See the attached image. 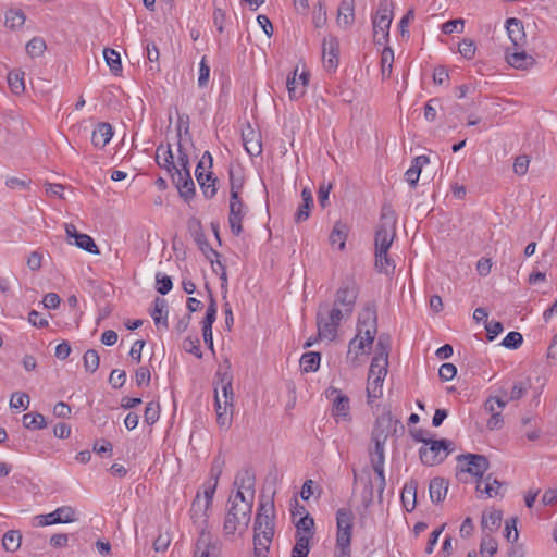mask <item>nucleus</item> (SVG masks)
Here are the masks:
<instances>
[{"label": "nucleus", "mask_w": 557, "mask_h": 557, "mask_svg": "<svg viewBox=\"0 0 557 557\" xmlns=\"http://www.w3.org/2000/svg\"><path fill=\"white\" fill-rule=\"evenodd\" d=\"M195 157V147L187 131L178 133L176 143L160 145L156 151L157 163L171 175L180 195L186 200L195 193L188 166L189 160Z\"/></svg>", "instance_id": "f257e3e1"}, {"label": "nucleus", "mask_w": 557, "mask_h": 557, "mask_svg": "<svg viewBox=\"0 0 557 557\" xmlns=\"http://www.w3.org/2000/svg\"><path fill=\"white\" fill-rule=\"evenodd\" d=\"M255 493V476L248 471L238 473L228 498L223 523V533L226 539L236 540L246 533L251 519Z\"/></svg>", "instance_id": "f03ea898"}, {"label": "nucleus", "mask_w": 557, "mask_h": 557, "mask_svg": "<svg viewBox=\"0 0 557 557\" xmlns=\"http://www.w3.org/2000/svg\"><path fill=\"white\" fill-rule=\"evenodd\" d=\"M223 470V462L215 460L210 470L209 478L197 491L189 508V519L193 525L203 531L208 524L213 506V498Z\"/></svg>", "instance_id": "7ed1b4c3"}, {"label": "nucleus", "mask_w": 557, "mask_h": 557, "mask_svg": "<svg viewBox=\"0 0 557 557\" xmlns=\"http://www.w3.org/2000/svg\"><path fill=\"white\" fill-rule=\"evenodd\" d=\"M397 423L389 411H383L377 416L371 433V456L372 466L380 479L381 492L385 486L384 462L386 444L389 437L396 432Z\"/></svg>", "instance_id": "20e7f679"}, {"label": "nucleus", "mask_w": 557, "mask_h": 557, "mask_svg": "<svg viewBox=\"0 0 557 557\" xmlns=\"http://www.w3.org/2000/svg\"><path fill=\"white\" fill-rule=\"evenodd\" d=\"M375 336V321L370 313H367L366 320H359L357 334L348 344L346 362L350 367L358 368L363 364L367 357L373 349Z\"/></svg>", "instance_id": "39448f33"}, {"label": "nucleus", "mask_w": 557, "mask_h": 557, "mask_svg": "<svg viewBox=\"0 0 557 557\" xmlns=\"http://www.w3.org/2000/svg\"><path fill=\"white\" fill-rule=\"evenodd\" d=\"M274 504L271 500L260 503L253 525L255 554L267 557L274 536Z\"/></svg>", "instance_id": "423d86ee"}, {"label": "nucleus", "mask_w": 557, "mask_h": 557, "mask_svg": "<svg viewBox=\"0 0 557 557\" xmlns=\"http://www.w3.org/2000/svg\"><path fill=\"white\" fill-rule=\"evenodd\" d=\"M375 355L372 358L367 376L366 393L367 403L372 405L383 396L384 381L387 375L388 356L382 343L376 345Z\"/></svg>", "instance_id": "0eeeda50"}, {"label": "nucleus", "mask_w": 557, "mask_h": 557, "mask_svg": "<svg viewBox=\"0 0 557 557\" xmlns=\"http://www.w3.org/2000/svg\"><path fill=\"white\" fill-rule=\"evenodd\" d=\"M218 383L214 389V408L216 422L221 428H228L234 411V393L232 389V376L226 370L218 372Z\"/></svg>", "instance_id": "6e6552de"}, {"label": "nucleus", "mask_w": 557, "mask_h": 557, "mask_svg": "<svg viewBox=\"0 0 557 557\" xmlns=\"http://www.w3.org/2000/svg\"><path fill=\"white\" fill-rule=\"evenodd\" d=\"M414 437L422 444L419 448V457L424 466H437L453 451V443L449 440L423 438L417 435Z\"/></svg>", "instance_id": "1a4fd4ad"}, {"label": "nucleus", "mask_w": 557, "mask_h": 557, "mask_svg": "<svg viewBox=\"0 0 557 557\" xmlns=\"http://www.w3.org/2000/svg\"><path fill=\"white\" fill-rule=\"evenodd\" d=\"M330 404V413L337 424H346L352 421L350 397L341 388L333 385L324 392Z\"/></svg>", "instance_id": "9d476101"}, {"label": "nucleus", "mask_w": 557, "mask_h": 557, "mask_svg": "<svg viewBox=\"0 0 557 557\" xmlns=\"http://www.w3.org/2000/svg\"><path fill=\"white\" fill-rule=\"evenodd\" d=\"M490 462L486 457L475 454H467L457 458V476L462 482L481 480L488 470Z\"/></svg>", "instance_id": "9b49d317"}, {"label": "nucleus", "mask_w": 557, "mask_h": 557, "mask_svg": "<svg viewBox=\"0 0 557 557\" xmlns=\"http://www.w3.org/2000/svg\"><path fill=\"white\" fill-rule=\"evenodd\" d=\"M309 70L304 63H298L286 77V88L292 100L301 98L308 88Z\"/></svg>", "instance_id": "f8f14e48"}, {"label": "nucleus", "mask_w": 557, "mask_h": 557, "mask_svg": "<svg viewBox=\"0 0 557 557\" xmlns=\"http://www.w3.org/2000/svg\"><path fill=\"white\" fill-rule=\"evenodd\" d=\"M393 21V12L387 3L377 8L373 17V36L377 44H383L389 36V27Z\"/></svg>", "instance_id": "ddd939ff"}, {"label": "nucleus", "mask_w": 557, "mask_h": 557, "mask_svg": "<svg viewBox=\"0 0 557 557\" xmlns=\"http://www.w3.org/2000/svg\"><path fill=\"white\" fill-rule=\"evenodd\" d=\"M350 231L351 226L348 222L344 220L335 221L327 236L330 248L335 252H345Z\"/></svg>", "instance_id": "4468645a"}, {"label": "nucleus", "mask_w": 557, "mask_h": 557, "mask_svg": "<svg viewBox=\"0 0 557 557\" xmlns=\"http://www.w3.org/2000/svg\"><path fill=\"white\" fill-rule=\"evenodd\" d=\"M212 163L211 156L206 152L201 159L199 160L195 174L198 184L200 185L206 197H213L215 195V186L214 180L211 177V172L209 171Z\"/></svg>", "instance_id": "2eb2a0df"}, {"label": "nucleus", "mask_w": 557, "mask_h": 557, "mask_svg": "<svg viewBox=\"0 0 557 557\" xmlns=\"http://www.w3.org/2000/svg\"><path fill=\"white\" fill-rule=\"evenodd\" d=\"M36 525L47 527L57 523H71L77 520L76 510L71 506H61L47 515H38L34 518Z\"/></svg>", "instance_id": "dca6fc26"}, {"label": "nucleus", "mask_w": 557, "mask_h": 557, "mask_svg": "<svg viewBox=\"0 0 557 557\" xmlns=\"http://www.w3.org/2000/svg\"><path fill=\"white\" fill-rule=\"evenodd\" d=\"M354 513L350 508H339L336 512V543L346 545L351 543V530H352Z\"/></svg>", "instance_id": "f3484780"}, {"label": "nucleus", "mask_w": 557, "mask_h": 557, "mask_svg": "<svg viewBox=\"0 0 557 557\" xmlns=\"http://www.w3.org/2000/svg\"><path fill=\"white\" fill-rule=\"evenodd\" d=\"M523 47L508 48L505 53L506 62L513 69L527 71L535 66L536 59L532 53L522 49Z\"/></svg>", "instance_id": "a211bd4d"}, {"label": "nucleus", "mask_w": 557, "mask_h": 557, "mask_svg": "<svg viewBox=\"0 0 557 557\" xmlns=\"http://www.w3.org/2000/svg\"><path fill=\"white\" fill-rule=\"evenodd\" d=\"M395 238V221L393 218H384L379 225L375 236V250H388Z\"/></svg>", "instance_id": "6ab92c4d"}, {"label": "nucleus", "mask_w": 557, "mask_h": 557, "mask_svg": "<svg viewBox=\"0 0 557 557\" xmlns=\"http://www.w3.org/2000/svg\"><path fill=\"white\" fill-rule=\"evenodd\" d=\"M323 66L327 71H334L339 63V44L336 38L330 36L322 44Z\"/></svg>", "instance_id": "aec40b11"}, {"label": "nucleus", "mask_w": 557, "mask_h": 557, "mask_svg": "<svg viewBox=\"0 0 557 557\" xmlns=\"http://www.w3.org/2000/svg\"><path fill=\"white\" fill-rule=\"evenodd\" d=\"M476 492L480 497L495 498L504 496L505 487L497 479L486 475L476 482Z\"/></svg>", "instance_id": "412c9836"}, {"label": "nucleus", "mask_w": 557, "mask_h": 557, "mask_svg": "<svg viewBox=\"0 0 557 557\" xmlns=\"http://www.w3.org/2000/svg\"><path fill=\"white\" fill-rule=\"evenodd\" d=\"M246 213V209L239 197H231L230 200V226L235 235L242 232V221Z\"/></svg>", "instance_id": "4be33fe9"}, {"label": "nucleus", "mask_w": 557, "mask_h": 557, "mask_svg": "<svg viewBox=\"0 0 557 557\" xmlns=\"http://www.w3.org/2000/svg\"><path fill=\"white\" fill-rule=\"evenodd\" d=\"M505 28L513 47L524 46L527 36L521 21L515 17L508 18L506 21Z\"/></svg>", "instance_id": "5701e85b"}, {"label": "nucleus", "mask_w": 557, "mask_h": 557, "mask_svg": "<svg viewBox=\"0 0 557 557\" xmlns=\"http://www.w3.org/2000/svg\"><path fill=\"white\" fill-rule=\"evenodd\" d=\"M243 141L246 151L250 156H258L261 153L262 147L260 134L249 125L243 129Z\"/></svg>", "instance_id": "b1692460"}, {"label": "nucleus", "mask_w": 557, "mask_h": 557, "mask_svg": "<svg viewBox=\"0 0 557 557\" xmlns=\"http://www.w3.org/2000/svg\"><path fill=\"white\" fill-rule=\"evenodd\" d=\"M168 304L163 298H157L150 311V315L159 330L168 329Z\"/></svg>", "instance_id": "393cba45"}, {"label": "nucleus", "mask_w": 557, "mask_h": 557, "mask_svg": "<svg viewBox=\"0 0 557 557\" xmlns=\"http://www.w3.org/2000/svg\"><path fill=\"white\" fill-rule=\"evenodd\" d=\"M113 129L109 123H98L91 134V143L97 148H103L112 138Z\"/></svg>", "instance_id": "a878e982"}, {"label": "nucleus", "mask_w": 557, "mask_h": 557, "mask_svg": "<svg viewBox=\"0 0 557 557\" xmlns=\"http://www.w3.org/2000/svg\"><path fill=\"white\" fill-rule=\"evenodd\" d=\"M503 512L494 507L486 508L481 517V527L483 530L491 532L496 531L500 527Z\"/></svg>", "instance_id": "bb28decb"}, {"label": "nucleus", "mask_w": 557, "mask_h": 557, "mask_svg": "<svg viewBox=\"0 0 557 557\" xmlns=\"http://www.w3.org/2000/svg\"><path fill=\"white\" fill-rule=\"evenodd\" d=\"M338 325L335 324L332 320H329V317L324 314V312H320L318 317V334L320 338L326 341H334L337 335Z\"/></svg>", "instance_id": "cd10ccee"}, {"label": "nucleus", "mask_w": 557, "mask_h": 557, "mask_svg": "<svg viewBox=\"0 0 557 557\" xmlns=\"http://www.w3.org/2000/svg\"><path fill=\"white\" fill-rule=\"evenodd\" d=\"M429 164V158L426 156H419L414 158L410 168L405 173L406 182L414 186L419 181L422 169Z\"/></svg>", "instance_id": "c85d7f7f"}, {"label": "nucleus", "mask_w": 557, "mask_h": 557, "mask_svg": "<svg viewBox=\"0 0 557 557\" xmlns=\"http://www.w3.org/2000/svg\"><path fill=\"white\" fill-rule=\"evenodd\" d=\"M219 547L209 540V536L202 534L199 539L194 557H219Z\"/></svg>", "instance_id": "c756f323"}, {"label": "nucleus", "mask_w": 557, "mask_h": 557, "mask_svg": "<svg viewBox=\"0 0 557 557\" xmlns=\"http://www.w3.org/2000/svg\"><path fill=\"white\" fill-rule=\"evenodd\" d=\"M356 296V288L354 286H344L337 292L335 306L347 308L351 312Z\"/></svg>", "instance_id": "7c9ffc66"}, {"label": "nucleus", "mask_w": 557, "mask_h": 557, "mask_svg": "<svg viewBox=\"0 0 557 557\" xmlns=\"http://www.w3.org/2000/svg\"><path fill=\"white\" fill-rule=\"evenodd\" d=\"M355 20L354 4L351 1H343L337 15V24L342 28L349 27Z\"/></svg>", "instance_id": "2f4dec72"}, {"label": "nucleus", "mask_w": 557, "mask_h": 557, "mask_svg": "<svg viewBox=\"0 0 557 557\" xmlns=\"http://www.w3.org/2000/svg\"><path fill=\"white\" fill-rule=\"evenodd\" d=\"M401 503L407 511H412L416 508L417 498V484L413 481L406 483L401 491Z\"/></svg>", "instance_id": "473e14b6"}, {"label": "nucleus", "mask_w": 557, "mask_h": 557, "mask_svg": "<svg viewBox=\"0 0 557 557\" xmlns=\"http://www.w3.org/2000/svg\"><path fill=\"white\" fill-rule=\"evenodd\" d=\"M314 520L308 513L296 522V539L306 537L311 541L313 536Z\"/></svg>", "instance_id": "72a5a7b5"}, {"label": "nucleus", "mask_w": 557, "mask_h": 557, "mask_svg": "<svg viewBox=\"0 0 557 557\" xmlns=\"http://www.w3.org/2000/svg\"><path fill=\"white\" fill-rule=\"evenodd\" d=\"M321 355L315 351H309L301 356L300 368L302 372H317L320 368Z\"/></svg>", "instance_id": "f704fd0d"}, {"label": "nucleus", "mask_w": 557, "mask_h": 557, "mask_svg": "<svg viewBox=\"0 0 557 557\" xmlns=\"http://www.w3.org/2000/svg\"><path fill=\"white\" fill-rule=\"evenodd\" d=\"M388 250H375V269L389 275L394 272V261L388 257Z\"/></svg>", "instance_id": "c9c22d12"}, {"label": "nucleus", "mask_w": 557, "mask_h": 557, "mask_svg": "<svg viewBox=\"0 0 557 557\" xmlns=\"http://www.w3.org/2000/svg\"><path fill=\"white\" fill-rule=\"evenodd\" d=\"M448 484L441 478H435L430 483V497L433 502H442L447 494Z\"/></svg>", "instance_id": "e433bc0d"}, {"label": "nucleus", "mask_w": 557, "mask_h": 557, "mask_svg": "<svg viewBox=\"0 0 557 557\" xmlns=\"http://www.w3.org/2000/svg\"><path fill=\"white\" fill-rule=\"evenodd\" d=\"M22 543V534L20 531L10 530L2 537V546L7 552H15Z\"/></svg>", "instance_id": "4c0bfd02"}, {"label": "nucleus", "mask_w": 557, "mask_h": 557, "mask_svg": "<svg viewBox=\"0 0 557 557\" xmlns=\"http://www.w3.org/2000/svg\"><path fill=\"white\" fill-rule=\"evenodd\" d=\"M8 84L13 94L21 95L25 90L24 73L21 71H11L8 74Z\"/></svg>", "instance_id": "58836bf2"}, {"label": "nucleus", "mask_w": 557, "mask_h": 557, "mask_svg": "<svg viewBox=\"0 0 557 557\" xmlns=\"http://www.w3.org/2000/svg\"><path fill=\"white\" fill-rule=\"evenodd\" d=\"M103 57L113 74H117L122 71L121 57L119 52L111 48H104Z\"/></svg>", "instance_id": "ea45409f"}, {"label": "nucleus", "mask_w": 557, "mask_h": 557, "mask_svg": "<svg viewBox=\"0 0 557 557\" xmlns=\"http://www.w3.org/2000/svg\"><path fill=\"white\" fill-rule=\"evenodd\" d=\"M518 524V518L511 517L505 520L504 525V537L509 542L515 544L519 539V531L517 528Z\"/></svg>", "instance_id": "a19ab883"}, {"label": "nucleus", "mask_w": 557, "mask_h": 557, "mask_svg": "<svg viewBox=\"0 0 557 557\" xmlns=\"http://www.w3.org/2000/svg\"><path fill=\"white\" fill-rule=\"evenodd\" d=\"M23 425L32 430H40L46 426L45 417L37 412H29L23 416Z\"/></svg>", "instance_id": "79ce46f5"}, {"label": "nucleus", "mask_w": 557, "mask_h": 557, "mask_svg": "<svg viewBox=\"0 0 557 557\" xmlns=\"http://www.w3.org/2000/svg\"><path fill=\"white\" fill-rule=\"evenodd\" d=\"M25 23V15L21 10H9L5 14V26L15 29Z\"/></svg>", "instance_id": "37998d69"}, {"label": "nucleus", "mask_w": 557, "mask_h": 557, "mask_svg": "<svg viewBox=\"0 0 557 557\" xmlns=\"http://www.w3.org/2000/svg\"><path fill=\"white\" fill-rule=\"evenodd\" d=\"M394 52L391 48H384L381 55V72L383 78L389 77L393 69Z\"/></svg>", "instance_id": "c03bdc74"}, {"label": "nucleus", "mask_w": 557, "mask_h": 557, "mask_svg": "<svg viewBox=\"0 0 557 557\" xmlns=\"http://www.w3.org/2000/svg\"><path fill=\"white\" fill-rule=\"evenodd\" d=\"M70 244L76 245L78 248L90 252V253H99L98 247L95 244L94 239L87 234H81L76 236V240L71 242Z\"/></svg>", "instance_id": "a18cd8bd"}, {"label": "nucleus", "mask_w": 557, "mask_h": 557, "mask_svg": "<svg viewBox=\"0 0 557 557\" xmlns=\"http://www.w3.org/2000/svg\"><path fill=\"white\" fill-rule=\"evenodd\" d=\"M498 550V543L494 537L484 536L480 545V554L482 557H493Z\"/></svg>", "instance_id": "49530a36"}, {"label": "nucleus", "mask_w": 557, "mask_h": 557, "mask_svg": "<svg viewBox=\"0 0 557 557\" xmlns=\"http://www.w3.org/2000/svg\"><path fill=\"white\" fill-rule=\"evenodd\" d=\"M507 404V399L502 396H491L485 401V409L491 414H500Z\"/></svg>", "instance_id": "de8ad7c7"}, {"label": "nucleus", "mask_w": 557, "mask_h": 557, "mask_svg": "<svg viewBox=\"0 0 557 557\" xmlns=\"http://www.w3.org/2000/svg\"><path fill=\"white\" fill-rule=\"evenodd\" d=\"M458 52L462 58L471 60L476 53V45L472 39L463 38L458 45Z\"/></svg>", "instance_id": "09e8293b"}, {"label": "nucleus", "mask_w": 557, "mask_h": 557, "mask_svg": "<svg viewBox=\"0 0 557 557\" xmlns=\"http://www.w3.org/2000/svg\"><path fill=\"white\" fill-rule=\"evenodd\" d=\"M83 360H84V368L87 372L94 373L97 371V369L99 367L100 358H99L98 352L95 349H88L85 352Z\"/></svg>", "instance_id": "8fccbe9b"}, {"label": "nucleus", "mask_w": 557, "mask_h": 557, "mask_svg": "<svg viewBox=\"0 0 557 557\" xmlns=\"http://www.w3.org/2000/svg\"><path fill=\"white\" fill-rule=\"evenodd\" d=\"M46 50V42L40 37H34L26 45V51L32 58L39 57Z\"/></svg>", "instance_id": "3c124183"}, {"label": "nucleus", "mask_w": 557, "mask_h": 557, "mask_svg": "<svg viewBox=\"0 0 557 557\" xmlns=\"http://www.w3.org/2000/svg\"><path fill=\"white\" fill-rule=\"evenodd\" d=\"M523 342V337L519 332H509L502 341V346L508 349H517Z\"/></svg>", "instance_id": "603ef678"}, {"label": "nucleus", "mask_w": 557, "mask_h": 557, "mask_svg": "<svg viewBox=\"0 0 557 557\" xmlns=\"http://www.w3.org/2000/svg\"><path fill=\"white\" fill-rule=\"evenodd\" d=\"M310 541L306 537L296 539V544L292 550V557H307L309 554Z\"/></svg>", "instance_id": "864d4df0"}, {"label": "nucleus", "mask_w": 557, "mask_h": 557, "mask_svg": "<svg viewBox=\"0 0 557 557\" xmlns=\"http://www.w3.org/2000/svg\"><path fill=\"white\" fill-rule=\"evenodd\" d=\"M347 308H341L335 306L333 309L324 312L329 320H332L335 324L339 325L341 322L349 315Z\"/></svg>", "instance_id": "5fc2aeb1"}, {"label": "nucleus", "mask_w": 557, "mask_h": 557, "mask_svg": "<svg viewBox=\"0 0 557 557\" xmlns=\"http://www.w3.org/2000/svg\"><path fill=\"white\" fill-rule=\"evenodd\" d=\"M29 406V397L25 393H13L10 399V407L14 409H27Z\"/></svg>", "instance_id": "6e6d98bb"}, {"label": "nucleus", "mask_w": 557, "mask_h": 557, "mask_svg": "<svg viewBox=\"0 0 557 557\" xmlns=\"http://www.w3.org/2000/svg\"><path fill=\"white\" fill-rule=\"evenodd\" d=\"M465 29V21L462 18L451 20L442 25V30L445 34H461Z\"/></svg>", "instance_id": "4d7b16f0"}, {"label": "nucleus", "mask_w": 557, "mask_h": 557, "mask_svg": "<svg viewBox=\"0 0 557 557\" xmlns=\"http://www.w3.org/2000/svg\"><path fill=\"white\" fill-rule=\"evenodd\" d=\"M145 418L148 424H153L160 418V406L158 403L151 401L145 408Z\"/></svg>", "instance_id": "13d9d810"}, {"label": "nucleus", "mask_w": 557, "mask_h": 557, "mask_svg": "<svg viewBox=\"0 0 557 557\" xmlns=\"http://www.w3.org/2000/svg\"><path fill=\"white\" fill-rule=\"evenodd\" d=\"M156 288L162 295L169 293L172 289V281L170 276L161 273L157 274Z\"/></svg>", "instance_id": "bf43d9fd"}, {"label": "nucleus", "mask_w": 557, "mask_h": 557, "mask_svg": "<svg viewBox=\"0 0 557 557\" xmlns=\"http://www.w3.org/2000/svg\"><path fill=\"white\" fill-rule=\"evenodd\" d=\"M243 177L239 172H231V197H238L243 188Z\"/></svg>", "instance_id": "052dcab7"}, {"label": "nucleus", "mask_w": 557, "mask_h": 557, "mask_svg": "<svg viewBox=\"0 0 557 557\" xmlns=\"http://www.w3.org/2000/svg\"><path fill=\"white\" fill-rule=\"evenodd\" d=\"M126 381V373L123 370L114 369L110 376H109V383L113 388H121Z\"/></svg>", "instance_id": "680f3d73"}, {"label": "nucleus", "mask_w": 557, "mask_h": 557, "mask_svg": "<svg viewBox=\"0 0 557 557\" xmlns=\"http://www.w3.org/2000/svg\"><path fill=\"white\" fill-rule=\"evenodd\" d=\"M209 78H210V67L207 64L206 59L202 58L199 63L198 85L200 87L207 86Z\"/></svg>", "instance_id": "e2e57ef3"}, {"label": "nucleus", "mask_w": 557, "mask_h": 557, "mask_svg": "<svg viewBox=\"0 0 557 557\" xmlns=\"http://www.w3.org/2000/svg\"><path fill=\"white\" fill-rule=\"evenodd\" d=\"M486 336L488 341H494L504 330L503 324L498 321L486 322Z\"/></svg>", "instance_id": "0e129e2a"}, {"label": "nucleus", "mask_w": 557, "mask_h": 557, "mask_svg": "<svg viewBox=\"0 0 557 557\" xmlns=\"http://www.w3.org/2000/svg\"><path fill=\"white\" fill-rule=\"evenodd\" d=\"M457 374V368L453 363H443L438 369V375L443 381H450Z\"/></svg>", "instance_id": "69168bd1"}, {"label": "nucleus", "mask_w": 557, "mask_h": 557, "mask_svg": "<svg viewBox=\"0 0 557 557\" xmlns=\"http://www.w3.org/2000/svg\"><path fill=\"white\" fill-rule=\"evenodd\" d=\"M184 349L196 356L197 358H201V351L199 347V341L197 338L188 337L184 341L183 344Z\"/></svg>", "instance_id": "338daca9"}, {"label": "nucleus", "mask_w": 557, "mask_h": 557, "mask_svg": "<svg viewBox=\"0 0 557 557\" xmlns=\"http://www.w3.org/2000/svg\"><path fill=\"white\" fill-rule=\"evenodd\" d=\"M313 22L317 27H322L326 23V9L321 2L314 9Z\"/></svg>", "instance_id": "774afa93"}]
</instances>
